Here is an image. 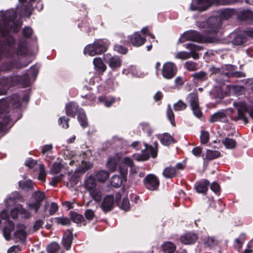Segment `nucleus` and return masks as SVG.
<instances>
[{"instance_id":"nucleus-38","label":"nucleus","mask_w":253,"mask_h":253,"mask_svg":"<svg viewBox=\"0 0 253 253\" xmlns=\"http://www.w3.org/2000/svg\"><path fill=\"white\" fill-rule=\"evenodd\" d=\"M18 185L21 189L27 191L32 190L34 188V183L30 179L25 181H20L18 183Z\"/></svg>"},{"instance_id":"nucleus-7","label":"nucleus","mask_w":253,"mask_h":253,"mask_svg":"<svg viewBox=\"0 0 253 253\" xmlns=\"http://www.w3.org/2000/svg\"><path fill=\"white\" fill-rule=\"evenodd\" d=\"M3 103L6 108V110H7V112L8 111L10 105H15V107H20L21 105L20 101L18 100L17 101H14L13 100V97L7 98L5 101H3ZM1 115L2 116L3 120L2 121H0V130H1L6 126L11 120V118L8 113L5 115L1 114Z\"/></svg>"},{"instance_id":"nucleus-62","label":"nucleus","mask_w":253,"mask_h":253,"mask_svg":"<svg viewBox=\"0 0 253 253\" xmlns=\"http://www.w3.org/2000/svg\"><path fill=\"white\" fill-rule=\"evenodd\" d=\"M120 208L127 211H128L130 209V204H129V201L128 199V198H124L122 201V203L121 204V206Z\"/></svg>"},{"instance_id":"nucleus-2","label":"nucleus","mask_w":253,"mask_h":253,"mask_svg":"<svg viewBox=\"0 0 253 253\" xmlns=\"http://www.w3.org/2000/svg\"><path fill=\"white\" fill-rule=\"evenodd\" d=\"M109 42L106 39H98L94 41L93 43L87 45L84 48L85 54L94 56L101 54L107 51L109 46Z\"/></svg>"},{"instance_id":"nucleus-53","label":"nucleus","mask_w":253,"mask_h":253,"mask_svg":"<svg viewBox=\"0 0 253 253\" xmlns=\"http://www.w3.org/2000/svg\"><path fill=\"white\" fill-rule=\"evenodd\" d=\"M33 196L36 202L41 204V202L45 197L44 193L42 191H36L34 193Z\"/></svg>"},{"instance_id":"nucleus-61","label":"nucleus","mask_w":253,"mask_h":253,"mask_svg":"<svg viewBox=\"0 0 253 253\" xmlns=\"http://www.w3.org/2000/svg\"><path fill=\"white\" fill-rule=\"evenodd\" d=\"M69 119L63 116L59 118L58 123L60 125H62V127L64 128H67L69 126Z\"/></svg>"},{"instance_id":"nucleus-25","label":"nucleus","mask_w":253,"mask_h":253,"mask_svg":"<svg viewBox=\"0 0 253 253\" xmlns=\"http://www.w3.org/2000/svg\"><path fill=\"white\" fill-rule=\"evenodd\" d=\"M65 110L66 115L72 118H75L77 112L80 111L78 105L74 102H70L67 104Z\"/></svg>"},{"instance_id":"nucleus-55","label":"nucleus","mask_w":253,"mask_h":253,"mask_svg":"<svg viewBox=\"0 0 253 253\" xmlns=\"http://www.w3.org/2000/svg\"><path fill=\"white\" fill-rule=\"evenodd\" d=\"M40 171L38 175V179L43 182L45 181L46 173L44 169V166L43 164L40 165Z\"/></svg>"},{"instance_id":"nucleus-37","label":"nucleus","mask_w":253,"mask_h":253,"mask_svg":"<svg viewBox=\"0 0 253 253\" xmlns=\"http://www.w3.org/2000/svg\"><path fill=\"white\" fill-rule=\"evenodd\" d=\"M77 118L80 125L83 128H85L87 126L88 122L86 114L83 109H80Z\"/></svg>"},{"instance_id":"nucleus-29","label":"nucleus","mask_w":253,"mask_h":253,"mask_svg":"<svg viewBox=\"0 0 253 253\" xmlns=\"http://www.w3.org/2000/svg\"><path fill=\"white\" fill-rule=\"evenodd\" d=\"M116 101L115 97L101 95L98 97L97 103L103 104L106 107H110Z\"/></svg>"},{"instance_id":"nucleus-33","label":"nucleus","mask_w":253,"mask_h":253,"mask_svg":"<svg viewBox=\"0 0 253 253\" xmlns=\"http://www.w3.org/2000/svg\"><path fill=\"white\" fill-rule=\"evenodd\" d=\"M161 143L165 146H169L171 144L176 143L174 138L169 133H164L159 137Z\"/></svg>"},{"instance_id":"nucleus-10","label":"nucleus","mask_w":253,"mask_h":253,"mask_svg":"<svg viewBox=\"0 0 253 253\" xmlns=\"http://www.w3.org/2000/svg\"><path fill=\"white\" fill-rule=\"evenodd\" d=\"M237 67L232 64H225L222 65V75L228 78H244L246 74L240 71H237Z\"/></svg>"},{"instance_id":"nucleus-14","label":"nucleus","mask_w":253,"mask_h":253,"mask_svg":"<svg viewBox=\"0 0 253 253\" xmlns=\"http://www.w3.org/2000/svg\"><path fill=\"white\" fill-rule=\"evenodd\" d=\"M119 170L121 174V176L119 175H115L111 177V184L112 186L118 188L120 187L123 183V179H126V176L127 174V168L123 167L121 166L119 167Z\"/></svg>"},{"instance_id":"nucleus-48","label":"nucleus","mask_w":253,"mask_h":253,"mask_svg":"<svg viewBox=\"0 0 253 253\" xmlns=\"http://www.w3.org/2000/svg\"><path fill=\"white\" fill-rule=\"evenodd\" d=\"M191 76L194 78V79L197 81H206L208 79L207 74L205 72L202 71L195 73L192 74Z\"/></svg>"},{"instance_id":"nucleus-15","label":"nucleus","mask_w":253,"mask_h":253,"mask_svg":"<svg viewBox=\"0 0 253 253\" xmlns=\"http://www.w3.org/2000/svg\"><path fill=\"white\" fill-rule=\"evenodd\" d=\"M114 205V196L112 195H108L103 199L100 207L104 212L107 213L113 209Z\"/></svg>"},{"instance_id":"nucleus-22","label":"nucleus","mask_w":253,"mask_h":253,"mask_svg":"<svg viewBox=\"0 0 253 253\" xmlns=\"http://www.w3.org/2000/svg\"><path fill=\"white\" fill-rule=\"evenodd\" d=\"M237 19L240 21H248L253 20V11L249 10H237Z\"/></svg>"},{"instance_id":"nucleus-52","label":"nucleus","mask_w":253,"mask_h":253,"mask_svg":"<svg viewBox=\"0 0 253 253\" xmlns=\"http://www.w3.org/2000/svg\"><path fill=\"white\" fill-rule=\"evenodd\" d=\"M185 67L189 71H195L198 69L197 63L192 61H187L185 63Z\"/></svg>"},{"instance_id":"nucleus-35","label":"nucleus","mask_w":253,"mask_h":253,"mask_svg":"<svg viewBox=\"0 0 253 253\" xmlns=\"http://www.w3.org/2000/svg\"><path fill=\"white\" fill-rule=\"evenodd\" d=\"M96 179L92 175H89L84 181V186L88 191H91L96 186Z\"/></svg>"},{"instance_id":"nucleus-45","label":"nucleus","mask_w":253,"mask_h":253,"mask_svg":"<svg viewBox=\"0 0 253 253\" xmlns=\"http://www.w3.org/2000/svg\"><path fill=\"white\" fill-rule=\"evenodd\" d=\"M221 153L216 150H207L206 152V159L211 161L220 157Z\"/></svg>"},{"instance_id":"nucleus-42","label":"nucleus","mask_w":253,"mask_h":253,"mask_svg":"<svg viewBox=\"0 0 253 253\" xmlns=\"http://www.w3.org/2000/svg\"><path fill=\"white\" fill-rule=\"evenodd\" d=\"M162 247L165 253H173L176 250V246L171 242L164 243Z\"/></svg>"},{"instance_id":"nucleus-40","label":"nucleus","mask_w":253,"mask_h":253,"mask_svg":"<svg viewBox=\"0 0 253 253\" xmlns=\"http://www.w3.org/2000/svg\"><path fill=\"white\" fill-rule=\"evenodd\" d=\"M222 143L228 149H235L237 146V142L235 139L230 138L228 137H225L222 140Z\"/></svg>"},{"instance_id":"nucleus-43","label":"nucleus","mask_w":253,"mask_h":253,"mask_svg":"<svg viewBox=\"0 0 253 253\" xmlns=\"http://www.w3.org/2000/svg\"><path fill=\"white\" fill-rule=\"evenodd\" d=\"M247 41V37L244 32L237 35L233 40V43L236 45H241L245 42Z\"/></svg>"},{"instance_id":"nucleus-31","label":"nucleus","mask_w":253,"mask_h":253,"mask_svg":"<svg viewBox=\"0 0 253 253\" xmlns=\"http://www.w3.org/2000/svg\"><path fill=\"white\" fill-rule=\"evenodd\" d=\"M14 230V223L11 220H8L7 225L3 227V235L7 241L11 239V233Z\"/></svg>"},{"instance_id":"nucleus-44","label":"nucleus","mask_w":253,"mask_h":253,"mask_svg":"<svg viewBox=\"0 0 253 253\" xmlns=\"http://www.w3.org/2000/svg\"><path fill=\"white\" fill-rule=\"evenodd\" d=\"M54 220L57 225H61L62 226H69L71 224V219L67 217H57L54 218Z\"/></svg>"},{"instance_id":"nucleus-24","label":"nucleus","mask_w":253,"mask_h":253,"mask_svg":"<svg viewBox=\"0 0 253 253\" xmlns=\"http://www.w3.org/2000/svg\"><path fill=\"white\" fill-rule=\"evenodd\" d=\"M181 242L185 245L194 244L198 239V236L192 232L186 233L180 237Z\"/></svg>"},{"instance_id":"nucleus-11","label":"nucleus","mask_w":253,"mask_h":253,"mask_svg":"<svg viewBox=\"0 0 253 253\" xmlns=\"http://www.w3.org/2000/svg\"><path fill=\"white\" fill-rule=\"evenodd\" d=\"M145 187L151 191L157 190L160 186L159 178L154 174H147L143 179Z\"/></svg>"},{"instance_id":"nucleus-64","label":"nucleus","mask_w":253,"mask_h":253,"mask_svg":"<svg viewBox=\"0 0 253 253\" xmlns=\"http://www.w3.org/2000/svg\"><path fill=\"white\" fill-rule=\"evenodd\" d=\"M37 164V162L33 159L31 158H29L26 160L25 162L26 166L31 169L34 168V167Z\"/></svg>"},{"instance_id":"nucleus-18","label":"nucleus","mask_w":253,"mask_h":253,"mask_svg":"<svg viewBox=\"0 0 253 253\" xmlns=\"http://www.w3.org/2000/svg\"><path fill=\"white\" fill-rule=\"evenodd\" d=\"M210 185V182L206 179L197 181L194 184V189L198 193L206 194Z\"/></svg>"},{"instance_id":"nucleus-16","label":"nucleus","mask_w":253,"mask_h":253,"mask_svg":"<svg viewBox=\"0 0 253 253\" xmlns=\"http://www.w3.org/2000/svg\"><path fill=\"white\" fill-rule=\"evenodd\" d=\"M73 229H67L63 235L62 244L64 248L67 251L71 249V245L73 242Z\"/></svg>"},{"instance_id":"nucleus-49","label":"nucleus","mask_w":253,"mask_h":253,"mask_svg":"<svg viewBox=\"0 0 253 253\" xmlns=\"http://www.w3.org/2000/svg\"><path fill=\"white\" fill-rule=\"evenodd\" d=\"M60 247L56 242H52L48 245L46 250L48 253H57L59 250Z\"/></svg>"},{"instance_id":"nucleus-21","label":"nucleus","mask_w":253,"mask_h":253,"mask_svg":"<svg viewBox=\"0 0 253 253\" xmlns=\"http://www.w3.org/2000/svg\"><path fill=\"white\" fill-rule=\"evenodd\" d=\"M209 121L211 123L220 122L226 123L228 121L225 111L221 110L213 114L210 117Z\"/></svg>"},{"instance_id":"nucleus-13","label":"nucleus","mask_w":253,"mask_h":253,"mask_svg":"<svg viewBox=\"0 0 253 253\" xmlns=\"http://www.w3.org/2000/svg\"><path fill=\"white\" fill-rule=\"evenodd\" d=\"M104 60L114 71L119 69L122 64V60L119 56H112L111 54H104Z\"/></svg>"},{"instance_id":"nucleus-3","label":"nucleus","mask_w":253,"mask_h":253,"mask_svg":"<svg viewBox=\"0 0 253 253\" xmlns=\"http://www.w3.org/2000/svg\"><path fill=\"white\" fill-rule=\"evenodd\" d=\"M214 38L211 37H206L204 38L199 32L190 30L185 32L180 37L178 42L180 43L184 42L186 41H190L197 42H213Z\"/></svg>"},{"instance_id":"nucleus-47","label":"nucleus","mask_w":253,"mask_h":253,"mask_svg":"<svg viewBox=\"0 0 253 253\" xmlns=\"http://www.w3.org/2000/svg\"><path fill=\"white\" fill-rule=\"evenodd\" d=\"M167 117L171 125L173 126H176L175 116L169 104L168 105L167 109Z\"/></svg>"},{"instance_id":"nucleus-30","label":"nucleus","mask_w":253,"mask_h":253,"mask_svg":"<svg viewBox=\"0 0 253 253\" xmlns=\"http://www.w3.org/2000/svg\"><path fill=\"white\" fill-rule=\"evenodd\" d=\"M82 157L83 160L82 161L81 165L79 169V172L84 173L88 169H90L92 167V164L90 162L86 161L85 159L86 158V153L85 152L82 151Z\"/></svg>"},{"instance_id":"nucleus-32","label":"nucleus","mask_w":253,"mask_h":253,"mask_svg":"<svg viewBox=\"0 0 253 253\" xmlns=\"http://www.w3.org/2000/svg\"><path fill=\"white\" fill-rule=\"evenodd\" d=\"M185 47L191 51L190 52H189L190 58L192 57L194 59H198L199 58V53L197 52L196 51L199 50L201 49V47L200 46L194 43H189L186 44Z\"/></svg>"},{"instance_id":"nucleus-59","label":"nucleus","mask_w":253,"mask_h":253,"mask_svg":"<svg viewBox=\"0 0 253 253\" xmlns=\"http://www.w3.org/2000/svg\"><path fill=\"white\" fill-rule=\"evenodd\" d=\"M187 107V105L181 100H179L173 105V108L175 111H181L185 110Z\"/></svg>"},{"instance_id":"nucleus-39","label":"nucleus","mask_w":253,"mask_h":253,"mask_svg":"<svg viewBox=\"0 0 253 253\" xmlns=\"http://www.w3.org/2000/svg\"><path fill=\"white\" fill-rule=\"evenodd\" d=\"M118 161L116 158H109L106 164L107 168L112 172L115 171L118 166Z\"/></svg>"},{"instance_id":"nucleus-27","label":"nucleus","mask_w":253,"mask_h":253,"mask_svg":"<svg viewBox=\"0 0 253 253\" xmlns=\"http://www.w3.org/2000/svg\"><path fill=\"white\" fill-rule=\"evenodd\" d=\"M211 0H196V4L198 5L204 4L202 6H198L192 3L191 4V9L195 11L199 10L201 11L206 10L211 5Z\"/></svg>"},{"instance_id":"nucleus-46","label":"nucleus","mask_w":253,"mask_h":253,"mask_svg":"<svg viewBox=\"0 0 253 253\" xmlns=\"http://www.w3.org/2000/svg\"><path fill=\"white\" fill-rule=\"evenodd\" d=\"M95 176L99 182H104L109 177V172L104 170L97 171L95 174Z\"/></svg>"},{"instance_id":"nucleus-20","label":"nucleus","mask_w":253,"mask_h":253,"mask_svg":"<svg viewBox=\"0 0 253 253\" xmlns=\"http://www.w3.org/2000/svg\"><path fill=\"white\" fill-rule=\"evenodd\" d=\"M208 23L214 33H217L222 25V21L217 15L210 17L208 20Z\"/></svg>"},{"instance_id":"nucleus-56","label":"nucleus","mask_w":253,"mask_h":253,"mask_svg":"<svg viewBox=\"0 0 253 253\" xmlns=\"http://www.w3.org/2000/svg\"><path fill=\"white\" fill-rule=\"evenodd\" d=\"M63 165L62 164L60 163L54 162L52 164L51 171L53 174H57L61 171Z\"/></svg>"},{"instance_id":"nucleus-54","label":"nucleus","mask_w":253,"mask_h":253,"mask_svg":"<svg viewBox=\"0 0 253 253\" xmlns=\"http://www.w3.org/2000/svg\"><path fill=\"white\" fill-rule=\"evenodd\" d=\"M89 191L90 196L94 201H95L97 202H99L101 201V192L99 191L94 189Z\"/></svg>"},{"instance_id":"nucleus-12","label":"nucleus","mask_w":253,"mask_h":253,"mask_svg":"<svg viewBox=\"0 0 253 253\" xmlns=\"http://www.w3.org/2000/svg\"><path fill=\"white\" fill-rule=\"evenodd\" d=\"M146 151H143L142 154L138 156L137 160L139 161H145L148 160L150 158V155L153 158H155L157 157L158 149L157 148H154L152 146L148 145V144H145Z\"/></svg>"},{"instance_id":"nucleus-28","label":"nucleus","mask_w":253,"mask_h":253,"mask_svg":"<svg viewBox=\"0 0 253 253\" xmlns=\"http://www.w3.org/2000/svg\"><path fill=\"white\" fill-rule=\"evenodd\" d=\"M1 16L3 23L6 25L9 22L13 21L16 18L17 14L14 10H9L1 14Z\"/></svg>"},{"instance_id":"nucleus-63","label":"nucleus","mask_w":253,"mask_h":253,"mask_svg":"<svg viewBox=\"0 0 253 253\" xmlns=\"http://www.w3.org/2000/svg\"><path fill=\"white\" fill-rule=\"evenodd\" d=\"M84 214L85 219L88 221L92 220L95 217L94 212L93 210L91 209L85 210Z\"/></svg>"},{"instance_id":"nucleus-60","label":"nucleus","mask_w":253,"mask_h":253,"mask_svg":"<svg viewBox=\"0 0 253 253\" xmlns=\"http://www.w3.org/2000/svg\"><path fill=\"white\" fill-rule=\"evenodd\" d=\"M211 189L216 195H219L221 191V188L219 184L216 181H214L211 184Z\"/></svg>"},{"instance_id":"nucleus-5","label":"nucleus","mask_w":253,"mask_h":253,"mask_svg":"<svg viewBox=\"0 0 253 253\" xmlns=\"http://www.w3.org/2000/svg\"><path fill=\"white\" fill-rule=\"evenodd\" d=\"M146 42L145 37H142L140 32H135L127 37V40L121 41L125 45H132L134 47H139L143 45Z\"/></svg>"},{"instance_id":"nucleus-9","label":"nucleus","mask_w":253,"mask_h":253,"mask_svg":"<svg viewBox=\"0 0 253 253\" xmlns=\"http://www.w3.org/2000/svg\"><path fill=\"white\" fill-rule=\"evenodd\" d=\"M187 99L194 115L197 118L202 117L203 113L199 106V98L197 93L191 92L189 94Z\"/></svg>"},{"instance_id":"nucleus-58","label":"nucleus","mask_w":253,"mask_h":253,"mask_svg":"<svg viewBox=\"0 0 253 253\" xmlns=\"http://www.w3.org/2000/svg\"><path fill=\"white\" fill-rule=\"evenodd\" d=\"M22 35L26 38L29 39L31 37L33 34V29L30 27H25L22 30Z\"/></svg>"},{"instance_id":"nucleus-51","label":"nucleus","mask_w":253,"mask_h":253,"mask_svg":"<svg viewBox=\"0 0 253 253\" xmlns=\"http://www.w3.org/2000/svg\"><path fill=\"white\" fill-rule=\"evenodd\" d=\"M245 235L244 234H241L240 237L241 238H243V240H241V239L240 238H236L235 239L234 242V248L237 250L238 251H240V250L242 248V245L243 244L244 241L245 239Z\"/></svg>"},{"instance_id":"nucleus-36","label":"nucleus","mask_w":253,"mask_h":253,"mask_svg":"<svg viewBox=\"0 0 253 253\" xmlns=\"http://www.w3.org/2000/svg\"><path fill=\"white\" fill-rule=\"evenodd\" d=\"M162 174L166 179H172L175 177L177 175L175 169H174V167L171 166L166 167L164 169Z\"/></svg>"},{"instance_id":"nucleus-19","label":"nucleus","mask_w":253,"mask_h":253,"mask_svg":"<svg viewBox=\"0 0 253 253\" xmlns=\"http://www.w3.org/2000/svg\"><path fill=\"white\" fill-rule=\"evenodd\" d=\"M17 230L14 233L15 238L22 243L26 242L27 238L26 226L24 224L19 223L17 225Z\"/></svg>"},{"instance_id":"nucleus-23","label":"nucleus","mask_w":253,"mask_h":253,"mask_svg":"<svg viewBox=\"0 0 253 253\" xmlns=\"http://www.w3.org/2000/svg\"><path fill=\"white\" fill-rule=\"evenodd\" d=\"M237 10L234 8H224L217 11V16L222 21L227 20L232 16L236 15Z\"/></svg>"},{"instance_id":"nucleus-26","label":"nucleus","mask_w":253,"mask_h":253,"mask_svg":"<svg viewBox=\"0 0 253 253\" xmlns=\"http://www.w3.org/2000/svg\"><path fill=\"white\" fill-rule=\"evenodd\" d=\"M93 64L94 70L99 75H102L106 70L107 67L100 57H95L93 59Z\"/></svg>"},{"instance_id":"nucleus-6","label":"nucleus","mask_w":253,"mask_h":253,"mask_svg":"<svg viewBox=\"0 0 253 253\" xmlns=\"http://www.w3.org/2000/svg\"><path fill=\"white\" fill-rule=\"evenodd\" d=\"M16 44V40L14 37L10 34L9 31L7 30V37L3 41V43L0 46V60L4 54L8 57V52L13 51Z\"/></svg>"},{"instance_id":"nucleus-8","label":"nucleus","mask_w":253,"mask_h":253,"mask_svg":"<svg viewBox=\"0 0 253 253\" xmlns=\"http://www.w3.org/2000/svg\"><path fill=\"white\" fill-rule=\"evenodd\" d=\"M177 72L176 65L171 62H167L164 63L161 70L162 76L167 80L173 78L176 76Z\"/></svg>"},{"instance_id":"nucleus-34","label":"nucleus","mask_w":253,"mask_h":253,"mask_svg":"<svg viewBox=\"0 0 253 253\" xmlns=\"http://www.w3.org/2000/svg\"><path fill=\"white\" fill-rule=\"evenodd\" d=\"M71 220L77 224L83 223V225L85 226L87 224L86 220L83 215L80 214L75 211H71L70 212Z\"/></svg>"},{"instance_id":"nucleus-41","label":"nucleus","mask_w":253,"mask_h":253,"mask_svg":"<svg viewBox=\"0 0 253 253\" xmlns=\"http://www.w3.org/2000/svg\"><path fill=\"white\" fill-rule=\"evenodd\" d=\"M91 89V87L84 85L83 88V91H84L85 90L88 91V93H82L81 94V97L82 98L86 99L89 100L91 102H94L95 100V95L93 93H91L90 92V90Z\"/></svg>"},{"instance_id":"nucleus-4","label":"nucleus","mask_w":253,"mask_h":253,"mask_svg":"<svg viewBox=\"0 0 253 253\" xmlns=\"http://www.w3.org/2000/svg\"><path fill=\"white\" fill-rule=\"evenodd\" d=\"M234 106L236 108L238 115L236 120H242L244 124L249 123L246 113H248L250 117L253 119V107L249 108L247 104L244 102H234Z\"/></svg>"},{"instance_id":"nucleus-50","label":"nucleus","mask_w":253,"mask_h":253,"mask_svg":"<svg viewBox=\"0 0 253 253\" xmlns=\"http://www.w3.org/2000/svg\"><path fill=\"white\" fill-rule=\"evenodd\" d=\"M113 49L114 51L121 54H126L128 51L127 47L118 43H116L114 45Z\"/></svg>"},{"instance_id":"nucleus-57","label":"nucleus","mask_w":253,"mask_h":253,"mask_svg":"<svg viewBox=\"0 0 253 253\" xmlns=\"http://www.w3.org/2000/svg\"><path fill=\"white\" fill-rule=\"evenodd\" d=\"M209 133L208 131L202 130L201 132L200 140L202 144H207L209 141Z\"/></svg>"},{"instance_id":"nucleus-1","label":"nucleus","mask_w":253,"mask_h":253,"mask_svg":"<svg viewBox=\"0 0 253 253\" xmlns=\"http://www.w3.org/2000/svg\"><path fill=\"white\" fill-rule=\"evenodd\" d=\"M21 85L27 87L30 85V78L26 73L22 76L16 75L0 78V95L5 94L7 88Z\"/></svg>"},{"instance_id":"nucleus-17","label":"nucleus","mask_w":253,"mask_h":253,"mask_svg":"<svg viewBox=\"0 0 253 253\" xmlns=\"http://www.w3.org/2000/svg\"><path fill=\"white\" fill-rule=\"evenodd\" d=\"M27 49L25 43L19 42L17 48L15 46L13 51L8 52V58H14L16 55L22 56L27 54Z\"/></svg>"}]
</instances>
